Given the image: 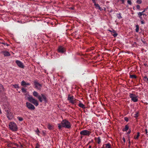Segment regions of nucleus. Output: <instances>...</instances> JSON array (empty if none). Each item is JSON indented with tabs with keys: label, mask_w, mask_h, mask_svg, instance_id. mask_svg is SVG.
<instances>
[{
	"label": "nucleus",
	"mask_w": 148,
	"mask_h": 148,
	"mask_svg": "<svg viewBox=\"0 0 148 148\" xmlns=\"http://www.w3.org/2000/svg\"><path fill=\"white\" fill-rule=\"evenodd\" d=\"M58 127L60 130H61L62 127L70 129L71 127V124L68 120L64 119L62 121L61 123L58 124Z\"/></svg>",
	"instance_id": "1"
},
{
	"label": "nucleus",
	"mask_w": 148,
	"mask_h": 148,
	"mask_svg": "<svg viewBox=\"0 0 148 148\" xmlns=\"http://www.w3.org/2000/svg\"><path fill=\"white\" fill-rule=\"evenodd\" d=\"M33 95L35 97L37 98L40 102H42L43 100L45 103L47 102V97L43 94H41L40 95L36 91H34L33 92Z\"/></svg>",
	"instance_id": "2"
},
{
	"label": "nucleus",
	"mask_w": 148,
	"mask_h": 148,
	"mask_svg": "<svg viewBox=\"0 0 148 148\" xmlns=\"http://www.w3.org/2000/svg\"><path fill=\"white\" fill-rule=\"evenodd\" d=\"M25 99L28 100L30 102H31L33 103L35 106H37L39 105L37 100L35 99L31 95H25Z\"/></svg>",
	"instance_id": "3"
},
{
	"label": "nucleus",
	"mask_w": 148,
	"mask_h": 148,
	"mask_svg": "<svg viewBox=\"0 0 148 148\" xmlns=\"http://www.w3.org/2000/svg\"><path fill=\"white\" fill-rule=\"evenodd\" d=\"M9 128L11 130L15 131L17 130L18 127L16 123L14 122L10 123L9 124Z\"/></svg>",
	"instance_id": "4"
},
{
	"label": "nucleus",
	"mask_w": 148,
	"mask_h": 148,
	"mask_svg": "<svg viewBox=\"0 0 148 148\" xmlns=\"http://www.w3.org/2000/svg\"><path fill=\"white\" fill-rule=\"evenodd\" d=\"M129 96L132 101L136 102L138 101V96L136 95L133 93H130Z\"/></svg>",
	"instance_id": "5"
},
{
	"label": "nucleus",
	"mask_w": 148,
	"mask_h": 148,
	"mask_svg": "<svg viewBox=\"0 0 148 148\" xmlns=\"http://www.w3.org/2000/svg\"><path fill=\"white\" fill-rule=\"evenodd\" d=\"M68 100L71 104L74 105L76 103V99L74 98V96H71L70 95H69L68 97Z\"/></svg>",
	"instance_id": "6"
},
{
	"label": "nucleus",
	"mask_w": 148,
	"mask_h": 148,
	"mask_svg": "<svg viewBox=\"0 0 148 148\" xmlns=\"http://www.w3.org/2000/svg\"><path fill=\"white\" fill-rule=\"evenodd\" d=\"M91 134V132L86 130H83L80 132V134L83 136H89Z\"/></svg>",
	"instance_id": "7"
},
{
	"label": "nucleus",
	"mask_w": 148,
	"mask_h": 148,
	"mask_svg": "<svg viewBox=\"0 0 148 148\" xmlns=\"http://www.w3.org/2000/svg\"><path fill=\"white\" fill-rule=\"evenodd\" d=\"M34 84L35 88L39 90H41L42 87V85L41 84H40L36 81H35L34 82Z\"/></svg>",
	"instance_id": "8"
},
{
	"label": "nucleus",
	"mask_w": 148,
	"mask_h": 148,
	"mask_svg": "<svg viewBox=\"0 0 148 148\" xmlns=\"http://www.w3.org/2000/svg\"><path fill=\"white\" fill-rule=\"evenodd\" d=\"M26 107L28 109L30 110H34L35 109V106L29 102H27L26 103Z\"/></svg>",
	"instance_id": "9"
},
{
	"label": "nucleus",
	"mask_w": 148,
	"mask_h": 148,
	"mask_svg": "<svg viewBox=\"0 0 148 148\" xmlns=\"http://www.w3.org/2000/svg\"><path fill=\"white\" fill-rule=\"evenodd\" d=\"M58 52L62 53H64L66 51L65 48L61 46H60L58 47Z\"/></svg>",
	"instance_id": "10"
},
{
	"label": "nucleus",
	"mask_w": 148,
	"mask_h": 148,
	"mask_svg": "<svg viewBox=\"0 0 148 148\" xmlns=\"http://www.w3.org/2000/svg\"><path fill=\"white\" fill-rule=\"evenodd\" d=\"M6 114L7 117H8V119L9 120L12 119L13 117V115L12 113L8 110H7Z\"/></svg>",
	"instance_id": "11"
},
{
	"label": "nucleus",
	"mask_w": 148,
	"mask_h": 148,
	"mask_svg": "<svg viewBox=\"0 0 148 148\" xmlns=\"http://www.w3.org/2000/svg\"><path fill=\"white\" fill-rule=\"evenodd\" d=\"M16 63L19 67L22 68H24V65H23V63H22L21 61L18 60H16Z\"/></svg>",
	"instance_id": "12"
},
{
	"label": "nucleus",
	"mask_w": 148,
	"mask_h": 148,
	"mask_svg": "<svg viewBox=\"0 0 148 148\" xmlns=\"http://www.w3.org/2000/svg\"><path fill=\"white\" fill-rule=\"evenodd\" d=\"M94 5H95V8L97 9H98L99 10L101 11L103 10V9L101 8V7L99 6V4H96V3H94Z\"/></svg>",
	"instance_id": "13"
},
{
	"label": "nucleus",
	"mask_w": 148,
	"mask_h": 148,
	"mask_svg": "<svg viewBox=\"0 0 148 148\" xmlns=\"http://www.w3.org/2000/svg\"><path fill=\"white\" fill-rule=\"evenodd\" d=\"M21 84L22 86H29L30 85V83L26 82L23 80L21 82Z\"/></svg>",
	"instance_id": "14"
},
{
	"label": "nucleus",
	"mask_w": 148,
	"mask_h": 148,
	"mask_svg": "<svg viewBox=\"0 0 148 148\" xmlns=\"http://www.w3.org/2000/svg\"><path fill=\"white\" fill-rule=\"evenodd\" d=\"M2 53L4 56H9L10 55L9 53L7 51H3Z\"/></svg>",
	"instance_id": "15"
},
{
	"label": "nucleus",
	"mask_w": 148,
	"mask_h": 148,
	"mask_svg": "<svg viewBox=\"0 0 148 148\" xmlns=\"http://www.w3.org/2000/svg\"><path fill=\"white\" fill-rule=\"evenodd\" d=\"M79 107L82 108L83 109H85V107L84 106V105L81 102H80V103L79 104Z\"/></svg>",
	"instance_id": "16"
},
{
	"label": "nucleus",
	"mask_w": 148,
	"mask_h": 148,
	"mask_svg": "<svg viewBox=\"0 0 148 148\" xmlns=\"http://www.w3.org/2000/svg\"><path fill=\"white\" fill-rule=\"evenodd\" d=\"M116 16L117 18L119 19L122 18V17L121 16V14L120 13L117 14Z\"/></svg>",
	"instance_id": "17"
},
{
	"label": "nucleus",
	"mask_w": 148,
	"mask_h": 148,
	"mask_svg": "<svg viewBox=\"0 0 148 148\" xmlns=\"http://www.w3.org/2000/svg\"><path fill=\"white\" fill-rule=\"evenodd\" d=\"M145 12V11H143L141 12H138L137 13V14H139V15H142L146 16V15L144 13Z\"/></svg>",
	"instance_id": "18"
},
{
	"label": "nucleus",
	"mask_w": 148,
	"mask_h": 148,
	"mask_svg": "<svg viewBox=\"0 0 148 148\" xmlns=\"http://www.w3.org/2000/svg\"><path fill=\"white\" fill-rule=\"evenodd\" d=\"M129 129V126L128 125H127L125 126L124 128L123 129V131H127Z\"/></svg>",
	"instance_id": "19"
},
{
	"label": "nucleus",
	"mask_w": 148,
	"mask_h": 148,
	"mask_svg": "<svg viewBox=\"0 0 148 148\" xmlns=\"http://www.w3.org/2000/svg\"><path fill=\"white\" fill-rule=\"evenodd\" d=\"M47 127L49 130H51L53 129V127L51 124H48V125H47Z\"/></svg>",
	"instance_id": "20"
},
{
	"label": "nucleus",
	"mask_w": 148,
	"mask_h": 148,
	"mask_svg": "<svg viewBox=\"0 0 148 148\" xmlns=\"http://www.w3.org/2000/svg\"><path fill=\"white\" fill-rule=\"evenodd\" d=\"M106 148H111V145L109 143L105 144Z\"/></svg>",
	"instance_id": "21"
},
{
	"label": "nucleus",
	"mask_w": 148,
	"mask_h": 148,
	"mask_svg": "<svg viewBox=\"0 0 148 148\" xmlns=\"http://www.w3.org/2000/svg\"><path fill=\"white\" fill-rule=\"evenodd\" d=\"M136 29H135V32H138V30H139V27L138 26V25H136Z\"/></svg>",
	"instance_id": "22"
},
{
	"label": "nucleus",
	"mask_w": 148,
	"mask_h": 148,
	"mask_svg": "<svg viewBox=\"0 0 148 148\" xmlns=\"http://www.w3.org/2000/svg\"><path fill=\"white\" fill-rule=\"evenodd\" d=\"M35 132H36V134H37L39 136V133H40V132L39 131V130L38 129V128L36 129V130H35Z\"/></svg>",
	"instance_id": "23"
},
{
	"label": "nucleus",
	"mask_w": 148,
	"mask_h": 148,
	"mask_svg": "<svg viewBox=\"0 0 148 148\" xmlns=\"http://www.w3.org/2000/svg\"><path fill=\"white\" fill-rule=\"evenodd\" d=\"M130 77L132 78H136V76L135 75H130Z\"/></svg>",
	"instance_id": "24"
},
{
	"label": "nucleus",
	"mask_w": 148,
	"mask_h": 148,
	"mask_svg": "<svg viewBox=\"0 0 148 148\" xmlns=\"http://www.w3.org/2000/svg\"><path fill=\"white\" fill-rule=\"evenodd\" d=\"M139 136V133L138 132L137 133V135L136 136H135V137H134V138L135 139H138V137Z\"/></svg>",
	"instance_id": "25"
},
{
	"label": "nucleus",
	"mask_w": 148,
	"mask_h": 148,
	"mask_svg": "<svg viewBox=\"0 0 148 148\" xmlns=\"http://www.w3.org/2000/svg\"><path fill=\"white\" fill-rule=\"evenodd\" d=\"M22 92L23 93H26L27 92V91L25 88H23L21 89Z\"/></svg>",
	"instance_id": "26"
},
{
	"label": "nucleus",
	"mask_w": 148,
	"mask_h": 148,
	"mask_svg": "<svg viewBox=\"0 0 148 148\" xmlns=\"http://www.w3.org/2000/svg\"><path fill=\"white\" fill-rule=\"evenodd\" d=\"M4 89L3 86L1 84L0 85V91H1Z\"/></svg>",
	"instance_id": "27"
},
{
	"label": "nucleus",
	"mask_w": 148,
	"mask_h": 148,
	"mask_svg": "<svg viewBox=\"0 0 148 148\" xmlns=\"http://www.w3.org/2000/svg\"><path fill=\"white\" fill-rule=\"evenodd\" d=\"M17 119L20 121H22L23 120V118H22L21 117H18Z\"/></svg>",
	"instance_id": "28"
},
{
	"label": "nucleus",
	"mask_w": 148,
	"mask_h": 148,
	"mask_svg": "<svg viewBox=\"0 0 148 148\" xmlns=\"http://www.w3.org/2000/svg\"><path fill=\"white\" fill-rule=\"evenodd\" d=\"M136 3L138 4H140L142 3L141 0H137L136 1Z\"/></svg>",
	"instance_id": "29"
},
{
	"label": "nucleus",
	"mask_w": 148,
	"mask_h": 148,
	"mask_svg": "<svg viewBox=\"0 0 148 148\" xmlns=\"http://www.w3.org/2000/svg\"><path fill=\"white\" fill-rule=\"evenodd\" d=\"M101 143V139L100 137L97 138V143L99 144Z\"/></svg>",
	"instance_id": "30"
},
{
	"label": "nucleus",
	"mask_w": 148,
	"mask_h": 148,
	"mask_svg": "<svg viewBox=\"0 0 148 148\" xmlns=\"http://www.w3.org/2000/svg\"><path fill=\"white\" fill-rule=\"evenodd\" d=\"M142 15L138 14V16L140 18V20H143V17Z\"/></svg>",
	"instance_id": "31"
},
{
	"label": "nucleus",
	"mask_w": 148,
	"mask_h": 148,
	"mask_svg": "<svg viewBox=\"0 0 148 148\" xmlns=\"http://www.w3.org/2000/svg\"><path fill=\"white\" fill-rule=\"evenodd\" d=\"M13 86L15 88H19V86L18 84H14L13 85Z\"/></svg>",
	"instance_id": "32"
},
{
	"label": "nucleus",
	"mask_w": 148,
	"mask_h": 148,
	"mask_svg": "<svg viewBox=\"0 0 148 148\" xmlns=\"http://www.w3.org/2000/svg\"><path fill=\"white\" fill-rule=\"evenodd\" d=\"M144 80L145 81L147 82L148 81V79L147 77V76H145L144 77Z\"/></svg>",
	"instance_id": "33"
},
{
	"label": "nucleus",
	"mask_w": 148,
	"mask_h": 148,
	"mask_svg": "<svg viewBox=\"0 0 148 148\" xmlns=\"http://www.w3.org/2000/svg\"><path fill=\"white\" fill-rule=\"evenodd\" d=\"M136 8L138 10H140V6L139 5H136Z\"/></svg>",
	"instance_id": "34"
},
{
	"label": "nucleus",
	"mask_w": 148,
	"mask_h": 148,
	"mask_svg": "<svg viewBox=\"0 0 148 148\" xmlns=\"http://www.w3.org/2000/svg\"><path fill=\"white\" fill-rule=\"evenodd\" d=\"M127 3H128V4L130 5H132V2L131 1L129 0L127 1Z\"/></svg>",
	"instance_id": "35"
},
{
	"label": "nucleus",
	"mask_w": 148,
	"mask_h": 148,
	"mask_svg": "<svg viewBox=\"0 0 148 148\" xmlns=\"http://www.w3.org/2000/svg\"><path fill=\"white\" fill-rule=\"evenodd\" d=\"M40 145L38 143L36 144V146H35V148H40L39 147Z\"/></svg>",
	"instance_id": "36"
},
{
	"label": "nucleus",
	"mask_w": 148,
	"mask_h": 148,
	"mask_svg": "<svg viewBox=\"0 0 148 148\" xmlns=\"http://www.w3.org/2000/svg\"><path fill=\"white\" fill-rule=\"evenodd\" d=\"M114 33V34H113V36L114 37H116L118 35V34L116 32Z\"/></svg>",
	"instance_id": "37"
},
{
	"label": "nucleus",
	"mask_w": 148,
	"mask_h": 148,
	"mask_svg": "<svg viewBox=\"0 0 148 148\" xmlns=\"http://www.w3.org/2000/svg\"><path fill=\"white\" fill-rule=\"evenodd\" d=\"M108 31L110 32H113V33H115V30H114L113 29H112V30H109Z\"/></svg>",
	"instance_id": "38"
},
{
	"label": "nucleus",
	"mask_w": 148,
	"mask_h": 148,
	"mask_svg": "<svg viewBox=\"0 0 148 148\" xmlns=\"http://www.w3.org/2000/svg\"><path fill=\"white\" fill-rule=\"evenodd\" d=\"M124 120L125 121H126V122H128V119L127 117H125Z\"/></svg>",
	"instance_id": "39"
},
{
	"label": "nucleus",
	"mask_w": 148,
	"mask_h": 148,
	"mask_svg": "<svg viewBox=\"0 0 148 148\" xmlns=\"http://www.w3.org/2000/svg\"><path fill=\"white\" fill-rule=\"evenodd\" d=\"M140 23H141V24H145V22L143 21V20H140Z\"/></svg>",
	"instance_id": "40"
},
{
	"label": "nucleus",
	"mask_w": 148,
	"mask_h": 148,
	"mask_svg": "<svg viewBox=\"0 0 148 148\" xmlns=\"http://www.w3.org/2000/svg\"><path fill=\"white\" fill-rule=\"evenodd\" d=\"M119 0L120 1H121V2H122V4H124V3H125L124 0Z\"/></svg>",
	"instance_id": "41"
},
{
	"label": "nucleus",
	"mask_w": 148,
	"mask_h": 148,
	"mask_svg": "<svg viewBox=\"0 0 148 148\" xmlns=\"http://www.w3.org/2000/svg\"><path fill=\"white\" fill-rule=\"evenodd\" d=\"M138 116V114L137 113H136L135 114V117H137Z\"/></svg>",
	"instance_id": "42"
},
{
	"label": "nucleus",
	"mask_w": 148,
	"mask_h": 148,
	"mask_svg": "<svg viewBox=\"0 0 148 148\" xmlns=\"http://www.w3.org/2000/svg\"><path fill=\"white\" fill-rule=\"evenodd\" d=\"M69 8V9L70 10H74V8L73 7H71Z\"/></svg>",
	"instance_id": "43"
},
{
	"label": "nucleus",
	"mask_w": 148,
	"mask_h": 148,
	"mask_svg": "<svg viewBox=\"0 0 148 148\" xmlns=\"http://www.w3.org/2000/svg\"><path fill=\"white\" fill-rule=\"evenodd\" d=\"M123 141L124 142V143L125 142V138L123 137Z\"/></svg>",
	"instance_id": "44"
},
{
	"label": "nucleus",
	"mask_w": 148,
	"mask_h": 148,
	"mask_svg": "<svg viewBox=\"0 0 148 148\" xmlns=\"http://www.w3.org/2000/svg\"><path fill=\"white\" fill-rule=\"evenodd\" d=\"M148 8V7H147L145 9H144V10H143V11H147Z\"/></svg>",
	"instance_id": "45"
},
{
	"label": "nucleus",
	"mask_w": 148,
	"mask_h": 148,
	"mask_svg": "<svg viewBox=\"0 0 148 148\" xmlns=\"http://www.w3.org/2000/svg\"><path fill=\"white\" fill-rule=\"evenodd\" d=\"M42 133L43 134H44V135H45V132L44 131H42Z\"/></svg>",
	"instance_id": "46"
},
{
	"label": "nucleus",
	"mask_w": 148,
	"mask_h": 148,
	"mask_svg": "<svg viewBox=\"0 0 148 148\" xmlns=\"http://www.w3.org/2000/svg\"><path fill=\"white\" fill-rule=\"evenodd\" d=\"M130 130H129L128 131V132H127V134H130Z\"/></svg>",
	"instance_id": "47"
},
{
	"label": "nucleus",
	"mask_w": 148,
	"mask_h": 148,
	"mask_svg": "<svg viewBox=\"0 0 148 148\" xmlns=\"http://www.w3.org/2000/svg\"><path fill=\"white\" fill-rule=\"evenodd\" d=\"M92 2H93V3H96L95 0H92Z\"/></svg>",
	"instance_id": "48"
},
{
	"label": "nucleus",
	"mask_w": 148,
	"mask_h": 148,
	"mask_svg": "<svg viewBox=\"0 0 148 148\" xmlns=\"http://www.w3.org/2000/svg\"><path fill=\"white\" fill-rule=\"evenodd\" d=\"M2 43L4 45H6L7 46H8V45L7 44H5V43Z\"/></svg>",
	"instance_id": "49"
},
{
	"label": "nucleus",
	"mask_w": 148,
	"mask_h": 148,
	"mask_svg": "<svg viewBox=\"0 0 148 148\" xmlns=\"http://www.w3.org/2000/svg\"><path fill=\"white\" fill-rule=\"evenodd\" d=\"M145 130L146 131V134H147V129H146Z\"/></svg>",
	"instance_id": "50"
},
{
	"label": "nucleus",
	"mask_w": 148,
	"mask_h": 148,
	"mask_svg": "<svg viewBox=\"0 0 148 148\" xmlns=\"http://www.w3.org/2000/svg\"><path fill=\"white\" fill-rule=\"evenodd\" d=\"M129 143L130 144V139H129Z\"/></svg>",
	"instance_id": "51"
},
{
	"label": "nucleus",
	"mask_w": 148,
	"mask_h": 148,
	"mask_svg": "<svg viewBox=\"0 0 148 148\" xmlns=\"http://www.w3.org/2000/svg\"><path fill=\"white\" fill-rule=\"evenodd\" d=\"M88 148H91V146H90Z\"/></svg>",
	"instance_id": "52"
},
{
	"label": "nucleus",
	"mask_w": 148,
	"mask_h": 148,
	"mask_svg": "<svg viewBox=\"0 0 148 148\" xmlns=\"http://www.w3.org/2000/svg\"><path fill=\"white\" fill-rule=\"evenodd\" d=\"M112 10H111L110 12H112Z\"/></svg>",
	"instance_id": "53"
},
{
	"label": "nucleus",
	"mask_w": 148,
	"mask_h": 148,
	"mask_svg": "<svg viewBox=\"0 0 148 148\" xmlns=\"http://www.w3.org/2000/svg\"><path fill=\"white\" fill-rule=\"evenodd\" d=\"M13 148H16V147H13Z\"/></svg>",
	"instance_id": "54"
}]
</instances>
